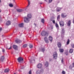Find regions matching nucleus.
I'll list each match as a JSON object with an SVG mask.
<instances>
[{
  "label": "nucleus",
  "mask_w": 74,
  "mask_h": 74,
  "mask_svg": "<svg viewBox=\"0 0 74 74\" xmlns=\"http://www.w3.org/2000/svg\"><path fill=\"white\" fill-rule=\"evenodd\" d=\"M27 17H25L24 18V22L27 23L29 22V19H30L32 18V15L30 14H28L27 15Z\"/></svg>",
  "instance_id": "f257e3e1"
},
{
  "label": "nucleus",
  "mask_w": 74,
  "mask_h": 74,
  "mask_svg": "<svg viewBox=\"0 0 74 74\" xmlns=\"http://www.w3.org/2000/svg\"><path fill=\"white\" fill-rule=\"evenodd\" d=\"M41 34L42 36H48V34L47 33V32H45L44 31H42L41 33Z\"/></svg>",
  "instance_id": "f03ea898"
},
{
  "label": "nucleus",
  "mask_w": 74,
  "mask_h": 74,
  "mask_svg": "<svg viewBox=\"0 0 74 74\" xmlns=\"http://www.w3.org/2000/svg\"><path fill=\"white\" fill-rule=\"evenodd\" d=\"M53 58L57 59V57H58V54L57 53V52H54L53 53Z\"/></svg>",
  "instance_id": "7ed1b4c3"
},
{
  "label": "nucleus",
  "mask_w": 74,
  "mask_h": 74,
  "mask_svg": "<svg viewBox=\"0 0 74 74\" xmlns=\"http://www.w3.org/2000/svg\"><path fill=\"white\" fill-rule=\"evenodd\" d=\"M59 24L60 27H63L64 26V22L63 21H61L59 22Z\"/></svg>",
  "instance_id": "20e7f679"
},
{
  "label": "nucleus",
  "mask_w": 74,
  "mask_h": 74,
  "mask_svg": "<svg viewBox=\"0 0 74 74\" xmlns=\"http://www.w3.org/2000/svg\"><path fill=\"white\" fill-rule=\"evenodd\" d=\"M18 62H21L23 60V59L21 57H19L18 58Z\"/></svg>",
  "instance_id": "39448f33"
},
{
  "label": "nucleus",
  "mask_w": 74,
  "mask_h": 74,
  "mask_svg": "<svg viewBox=\"0 0 74 74\" xmlns=\"http://www.w3.org/2000/svg\"><path fill=\"white\" fill-rule=\"evenodd\" d=\"M67 16V15L65 13H62L61 14V17L62 18H66Z\"/></svg>",
  "instance_id": "423d86ee"
},
{
  "label": "nucleus",
  "mask_w": 74,
  "mask_h": 74,
  "mask_svg": "<svg viewBox=\"0 0 74 74\" xmlns=\"http://www.w3.org/2000/svg\"><path fill=\"white\" fill-rule=\"evenodd\" d=\"M37 67L38 69H40V68H41V67H42V64H38L37 65Z\"/></svg>",
  "instance_id": "0eeeda50"
},
{
  "label": "nucleus",
  "mask_w": 74,
  "mask_h": 74,
  "mask_svg": "<svg viewBox=\"0 0 74 74\" xmlns=\"http://www.w3.org/2000/svg\"><path fill=\"white\" fill-rule=\"evenodd\" d=\"M44 40L45 42H46V43H48L49 42L48 41V39L47 38H44Z\"/></svg>",
  "instance_id": "6e6552de"
},
{
  "label": "nucleus",
  "mask_w": 74,
  "mask_h": 74,
  "mask_svg": "<svg viewBox=\"0 0 74 74\" xmlns=\"http://www.w3.org/2000/svg\"><path fill=\"white\" fill-rule=\"evenodd\" d=\"M14 49L15 50H16L18 49V46L15 45H14L13 46Z\"/></svg>",
  "instance_id": "1a4fd4ad"
},
{
  "label": "nucleus",
  "mask_w": 74,
  "mask_h": 74,
  "mask_svg": "<svg viewBox=\"0 0 74 74\" xmlns=\"http://www.w3.org/2000/svg\"><path fill=\"white\" fill-rule=\"evenodd\" d=\"M15 42L16 43L18 44L20 43L21 42V41L18 39H17L15 40Z\"/></svg>",
  "instance_id": "9d476101"
},
{
  "label": "nucleus",
  "mask_w": 74,
  "mask_h": 74,
  "mask_svg": "<svg viewBox=\"0 0 74 74\" xmlns=\"http://www.w3.org/2000/svg\"><path fill=\"white\" fill-rule=\"evenodd\" d=\"M10 71V69H6L4 71L5 73H8Z\"/></svg>",
  "instance_id": "9b49d317"
},
{
  "label": "nucleus",
  "mask_w": 74,
  "mask_h": 74,
  "mask_svg": "<svg viewBox=\"0 0 74 74\" xmlns=\"http://www.w3.org/2000/svg\"><path fill=\"white\" fill-rule=\"evenodd\" d=\"M18 26L20 27H23V23H21L19 24Z\"/></svg>",
  "instance_id": "f8f14e48"
},
{
  "label": "nucleus",
  "mask_w": 74,
  "mask_h": 74,
  "mask_svg": "<svg viewBox=\"0 0 74 74\" xmlns=\"http://www.w3.org/2000/svg\"><path fill=\"white\" fill-rule=\"evenodd\" d=\"M49 39L50 41H52V37L51 36H50L49 37Z\"/></svg>",
  "instance_id": "ddd939ff"
},
{
  "label": "nucleus",
  "mask_w": 74,
  "mask_h": 74,
  "mask_svg": "<svg viewBox=\"0 0 74 74\" xmlns=\"http://www.w3.org/2000/svg\"><path fill=\"white\" fill-rule=\"evenodd\" d=\"M4 60V57L2 56L0 60L1 62H3Z\"/></svg>",
  "instance_id": "4468645a"
},
{
  "label": "nucleus",
  "mask_w": 74,
  "mask_h": 74,
  "mask_svg": "<svg viewBox=\"0 0 74 74\" xmlns=\"http://www.w3.org/2000/svg\"><path fill=\"white\" fill-rule=\"evenodd\" d=\"M16 10L18 12H21L23 11V10L22 9H16Z\"/></svg>",
  "instance_id": "2eb2a0df"
},
{
  "label": "nucleus",
  "mask_w": 74,
  "mask_h": 74,
  "mask_svg": "<svg viewBox=\"0 0 74 74\" xmlns=\"http://www.w3.org/2000/svg\"><path fill=\"white\" fill-rule=\"evenodd\" d=\"M10 24H11V22H10V21H8L6 23V25H10Z\"/></svg>",
  "instance_id": "dca6fc26"
},
{
  "label": "nucleus",
  "mask_w": 74,
  "mask_h": 74,
  "mask_svg": "<svg viewBox=\"0 0 74 74\" xmlns=\"http://www.w3.org/2000/svg\"><path fill=\"white\" fill-rule=\"evenodd\" d=\"M67 25H68V26H69L70 25H71V21L69 20L68 21Z\"/></svg>",
  "instance_id": "f3484780"
},
{
  "label": "nucleus",
  "mask_w": 74,
  "mask_h": 74,
  "mask_svg": "<svg viewBox=\"0 0 74 74\" xmlns=\"http://www.w3.org/2000/svg\"><path fill=\"white\" fill-rule=\"evenodd\" d=\"M58 45L59 48H60L61 47V43L59 42H58Z\"/></svg>",
  "instance_id": "a211bd4d"
},
{
  "label": "nucleus",
  "mask_w": 74,
  "mask_h": 74,
  "mask_svg": "<svg viewBox=\"0 0 74 74\" xmlns=\"http://www.w3.org/2000/svg\"><path fill=\"white\" fill-rule=\"evenodd\" d=\"M69 52L70 53H73V49H70L69 50Z\"/></svg>",
  "instance_id": "6ab92c4d"
},
{
  "label": "nucleus",
  "mask_w": 74,
  "mask_h": 74,
  "mask_svg": "<svg viewBox=\"0 0 74 74\" xmlns=\"http://www.w3.org/2000/svg\"><path fill=\"white\" fill-rule=\"evenodd\" d=\"M61 9H62L61 8H57V11H58V12L60 11L61 10Z\"/></svg>",
  "instance_id": "aec40b11"
},
{
  "label": "nucleus",
  "mask_w": 74,
  "mask_h": 74,
  "mask_svg": "<svg viewBox=\"0 0 74 74\" xmlns=\"http://www.w3.org/2000/svg\"><path fill=\"white\" fill-rule=\"evenodd\" d=\"M59 51L60 52H63V51H64V50H63L62 49H59Z\"/></svg>",
  "instance_id": "412c9836"
},
{
  "label": "nucleus",
  "mask_w": 74,
  "mask_h": 74,
  "mask_svg": "<svg viewBox=\"0 0 74 74\" xmlns=\"http://www.w3.org/2000/svg\"><path fill=\"white\" fill-rule=\"evenodd\" d=\"M45 66H46V67H48V62H46L45 64Z\"/></svg>",
  "instance_id": "4be33fe9"
},
{
  "label": "nucleus",
  "mask_w": 74,
  "mask_h": 74,
  "mask_svg": "<svg viewBox=\"0 0 74 74\" xmlns=\"http://www.w3.org/2000/svg\"><path fill=\"white\" fill-rule=\"evenodd\" d=\"M56 26L57 28V29H59V25H58V24L57 23L56 24Z\"/></svg>",
  "instance_id": "5701e85b"
},
{
  "label": "nucleus",
  "mask_w": 74,
  "mask_h": 74,
  "mask_svg": "<svg viewBox=\"0 0 74 74\" xmlns=\"http://www.w3.org/2000/svg\"><path fill=\"white\" fill-rule=\"evenodd\" d=\"M27 44H25L23 45V48H25L26 47H27Z\"/></svg>",
  "instance_id": "b1692460"
},
{
  "label": "nucleus",
  "mask_w": 74,
  "mask_h": 74,
  "mask_svg": "<svg viewBox=\"0 0 74 74\" xmlns=\"http://www.w3.org/2000/svg\"><path fill=\"white\" fill-rule=\"evenodd\" d=\"M37 74H40V71L38 70L36 71Z\"/></svg>",
  "instance_id": "393cba45"
},
{
  "label": "nucleus",
  "mask_w": 74,
  "mask_h": 74,
  "mask_svg": "<svg viewBox=\"0 0 74 74\" xmlns=\"http://www.w3.org/2000/svg\"><path fill=\"white\" fill-rule=\"evenodd\" d=\"M70 42V40L69 39H68V41L66 42L67 43V45H68L69 44Z\"/></svg>",
  "instance_id": "a878e982"
},
{
  "label": "nucleus",
  "mask_w": 74,
  "mask_h": 74,
  "mask_svg": "<svg viewBox=\"0 0 74 74\" xmlns=\"http://www.w3.org/2000/svg\"><path fill=\"white\" fill-rule=\"evenodd\" d=\"M30 48H33V45H30L29 46Z\"/></svg>",
  "instance_id": "bb28decb"
},
{
  "label": "nucleus",
  "mask_w": 74,
  "mask_h": 74,
  "mask_svg": "<svg viewBox=\"0 0 74 74\" xmlns=\"http://www.w3.org/2000/svg\"><path fill=\"white\" fill-rule=\"evenodd\" d=\"M9 6L10 7H13V5H12V4L10 3L9 5Z\"/></svg>",
  "instance_id": "cd10ccee"
},
{
  "label": "nucleus",
  "mask_w": 74,
  "mask_h": 74,
  "mask_svg": "<svg viewBox=\"0 0 74 74\" xmlns=\"http://www.w3.org/2000/svg\"><path fill=\"white\" fill-rule=\"evenodd\" d=\"M41 22L43 23H44V19H42L41 20Z\"/></svg>",
  "instance_id": "c85d7f7f"
},
{
  "label": "nucleus",
  "mask_w": 74,
  "mask_h": 74,
  "mask_svg": "<svg viewBox=\"0 0 74 74\" xmlns=\"http://www.w3.org/2000/svg\"><path fill=\"white\" fill-rule=\"evenodd\" d=\"M71 46L73 48H74V45L73 44H72L71 45Z\"/></svg>",
  "instance_id": "c756f323"
},
{
  "label": "nucleus",
  "mask_w": 74,
  "mask_h": 74,
  "mask_svg": "<svg viewBox=\"0 0 74 74\" xmlns=\"http://www.w3.org/2000/svg\"><path fill=\"white\" fill-rule=\"evenodd\" d=\"M59 18H60V15H59L57 16V19H59Z\"/></svg>",
  "instance_id": "7c9ffc66"
},
{
  "label": "nucleus",
  "mask_w": 74,
  "mask_h": 74,
  "mask_svg": "<svg viewBox=\"0 0 74 74\" xmlns=\"http://www.w3.org/2000/svg\"><path fill=\"white\" fill-rule=\"evenodd\" d=\"M27 1H28V6H29V5H30V1H29V0H27Z\"/></svg>",
  "instance_id": "2f4dec72"
},
{
  "label": "nucleus",
  "mask_w": 74,
  "mask_h": 74,
  "mask_svg": "<svg viewBox=\"0 0 74 74\" xmlns=\"http://www.w3.org/2000/svg\"><path fill=\"white\" fill-rule=\"evenodd\" d=\"M62 74H65V72L64 71H63L62 72Z\"/></svg>",
  "instance_id": "473e14b6"
},
{
  "label": "nucleus",
  "mask_w": 74,
  "mask_h": 74,
  "mask_svg": "<svg viewBox=\"0 0 74 74\" xmlns=\"http://www.w3.org/2000/svg\"><path fill=\"white\" fill-rule=\"evenodd\" d=\"M2 49V52H4V51H5V50L4 49Z\"/></svg>",
  "instance_id": "72a5a7b5"
},
{
  "label": "nucleus",
  "mask_w": 74,
  "mask_h": 74,
  "mask_svg": "<svg viewBox=\"0 0 74 74\" xmlns=\"http://www.w3.org/2000/svg\"><path fill=\"white\" fill-rule=\"evenodd\" d=\"M62 32L63 33L64 32V29H63L62 30Z\"/></svg>",
  "instance_id": "f704fd0d"
},
{
  "label": "nucleus",
  "mask_w": 74,
  "mask_h": 74,
  "mask_svg": "<svg viewBox=\"0 0 74 74\" xmlns=\"http://www.w3.org/2000/svg\"><path fill=\"white\" fill-rule=\"evenodd\" d=\"M29 74H32V71H30L29 72Z\"/></svg>",
  "instance_id": "c9c22d12"
},
{
  "label": "nucleus",
  "mask_w": 74,
  "mask_h": 74,
  "mask_svg": "<svg viewBox=\"0 0 74 74\" xmlns=\"http://www.w3.org/2000/svg\"><path fill=\"white\" fill-rule=\"evenodd\" d=\"M53 23H54V24H55V20H53Z\"/></svg>",
  "instance_id": "e433bc0d"
},
{
  "label": "nucleus",
  "mask_w": 74,
  "mask_h": 74,
  "mask_svg": "<svg viewBox=\"0 0 74 74\" xmlns=\"http://www.w3.org/2000/svg\"><path fill=\"white\" fill-rule=\"evenodd\" d=\"M52 1V0H49V3H51Z\"/></svg>",
  "instance_id": "4c0bfd02"
},
{
  "label": "nucleus",
  "mask_w": 74,
  "mask_h": 74,
  "mask_svg": "<svg viewBox=\"0 0 74 74\" xmlns=\"http://www.w3.org/2000/svg\"><path fill=\"white\" fill-rule=\"evenodd\" d=\"M12 48V47L10 46L9 48H8V49H11Z\"/></svg>",
  "instance_id": "58836bf2"
},
{
  "label": "nucleus",
  "mask_w": 74,
  "mask_h": 74,
  "mask_svg": "<svg viewBox=\"0 0 74 74\" xmlns=\"http://www.w3.org/2000/svg\"><path fill=\"white\" fill-rule=\"evenodd\" d=\"M42 51H45V49H42Z\"/></svg>",
  "instance_id": "ea45409f"
},
{
  "label": "nucleus",
  "mask_w": 74,
  "mask_h": 74,
  "mask_svg": "<svg viewBox=\"0 0 74 74\" xmlns=\"http://www.w3.org/2000/svg\"><path fill=\"white\" fill-rule=\"evenodd\" d=\"M73 66L74 67V62L72 63Z\"/></svg>",
  "instance_id": "a19ab883"
},
{
  "label": "nucleus",
  "mask_w": 74,
  "mask_h": 74,
  "mask_svg": "<svg viewBox=\"0 0 74 74\" xmlns=\"http://www.w3.org/2000/svg\"><path fill=\"white\" fill-rule=\"evenodd\" d=\"M1 30H2V28L1 27L0 28V32L1 31Z\"/></svg>",
  "instance_id": "79ce46f5"
},
{
  "label": "nucleus",
  "mask_w": 74,
  "mask_h": 74,
  "mask_svg": "<svg viewBox=\"0 0 74 74\" xmlns=\"http://www.w3.org/2000/svg\"><path fill=\"white\" fill-rule=\"evenodd\" d=\"M61 62H62V63H63V59H62Z\"/></svg>",
  "instance_id": "37998d69"
},
{
  "label": "nucleus",
  "mask_w": 74,
  "mask_h": 74,
  "mask_svg": "<svg viewBox=\"0 0 74 74\" xmlns=\"http://www.w3.org/2000/svg\"><path fill=\"white\" fill-rule=\"evenodd\" d=\"M72 67V66H69V67Z\"/></svg>",
  "instance_id": "c03bdc74"
},
{
  "label": "nucleus",
  "mask_w": 74,
  "mask_h": 74,
  "mask_svg": "<svg viewBox=\"0 0 74 74\" xmlns=\"http://www.w3.org/2000/svg\"><path fill=\"white\" fill-rule=\"evenodd\" d=\"M1 0H0V3H1Z\"/></svg>",
  "instance_id": "a18cd8bd"
},
{
  "label": "nucleus",
  "mask_w": 74,
  "mask_h": 74,
  "mask_svg": "<svg viewBox=\"0 0 74 74\" xmlns=\"http://www.w3.org/2000/svg\"><path fill=\"white\" fill-rule=\"evenodd\" d=\"M1 10L0 9V12H1Z\"/></svg>",
  "instance_id": "49530a36"
},
{
  "label": "nucleus",
  "mask_w": 74,
  "mask_h": 74,
  "mask_svg": "<svg viewBox=\"0 0 74 74\" xmlns=\"http://www.w3.org/2000/svg\"><path fill=\"white\" fill-rule=\"evenodd\" d=\"M1 19V17L0 16V21Z\"/></svg>",
  "instance_id": "de8ad7c7"
},
{
  "label": "nucleus",
  "mask_w": 74,
  "mask_h": 74,
  "mask_svg": "<svg viewBox=\"0 0 74 74\" xmlns=\"http://www.w3.org/2000/svg\"><path fill=\"white\" fill-rule=\"evenodd\" d=\"M34 25H36V24H34Z\"/></svg>",
  "instance_id": "09e8293b"
},
{
  "label": "nucleus",
  "mask_w": 74,
  "mask_h": 74,
  "mask_svg": "<svg viewBox=\"0 0 74 74\" xmlns=\"http://www.w3.org/2000/svg\"><path fill=\"white\" fill-rule=\"evenodd\" d=\"M14 74H16V73H14Z\"/></svg>",
  "instance_id": "8fccbe9b"
},
{
  "label": "nucleus",
  "mask_w": 74,
  "mask_h": 74,
  "mask_svg": "<svg viewBox=\"0 0 74 74\" xmlns=\"http://www.w3.org/2000/svg\"><path fill=\"white\" fill-rule=\"evenodd\" d=\"M40 4H42V3H40Z\"/></svg>",
  "instance_id": "3c124183"
},
{
  "label": "nucleus",
  "mask_w": 74,
  "mask_h": 74,
  "mask_svg": "<svg viewBox=\"0 0 74 74\" xmlns=\"http://www.w3.org/2000/svg\"><path fill=\"white\" fill-rule=\"evenodd\" d=\"M45 1H46V0H45Z\"/></svg>",
  "instance_id": "603ef678"
},
{
  "label": "nucleus",
  "mask_w": 74,
  "mask_h": 74,
  "mask_svg": "<svg viewBox=\"0 0 74 74\" xmlns=\"http://www.w3.org/2000/svg\"><path fill=\"white\" fill-rule=\"evenodd\" d=\"M42 70H43V69H42Z\"/></svg>",
  "instance_id": "864d4df0"
}]
</instances>
